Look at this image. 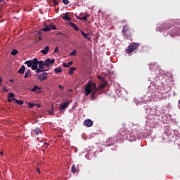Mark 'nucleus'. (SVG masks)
Returning a JSON list of instances; mask_svg holds the SVG:
<instances>
[{"label":"nucleus","mask_w":180,"mask_h":180,"mask_svg":"<svg viewBox=\"0 0 180 180\" xmlns=\"http://www.w3.org/2000/svg\"><path fill=\"white\" fill-rule=\"evenodd\" d=\"M98 89L96 87V84L92 82H88L85 87L84 94L88 96L91 93V101H94L96 98V91Z\"/></svg>","instance_id":"nucleus-1"},{"label":"nucleus","mask_w":180,"mask_h":180,"mask_svg":"<svg viewBox=\"0 0 180 180\" xmlns=\"http://www.w3.org/2000/svg\"><path fill=\"white\" fill-rule=\"evenodd\" d=\"M163 30H165L164 35L167 36L169 34L171 37H175V36H179V30H177L176 27L171 26L169 23L163 24Z\"/></svg>","instance_id":"nucleus-2"},{"label":"nucleus","mask_w":180,"mask_h":180,"mask_svg":"<svg viewBox=\"0 0 180 180\" xmlns=\"http://www.w3.org/2000/svg\"><path fill=\"white\" fill-rule=\"evenodd\" d=\"M129 134L130 131H129L127 129L122 127L119 130V132L117 134V138L118 140H123L124 137H126V139H129Z\"/></svg>","instance_id":"nucleus-3"},{"label":"nucleus","mask_w":180,"mask_h":180,"mask_svg":"<svg viewBox=\"0 0 180 180\" xmlns=\"http://www.w3.org/2000/svg\"><path fill=\"white\" fill-rule=\"evenodd\" d=\"M25 64L27 65V67L32 68L34 71H37L38 66L39 65V60L36 58H34L33 60H27L25 62Z\"/></svg>","instance_id":"nucleus-4"},{"label":"nucleus","mask_w":180,"mask_h":180,"mask_svg":"<svg viewBox=\"0 0 180 180\" xmlns=\"http://www.w3.org/2000/svg\"><path fill=\"white\" fill-rule=\"evenodd\" d=\"M39 68L36 70L37 74H40V72H44V71H49L46 62L44 60L38 61Z\"/></svg>","instance_id":"nucleus-5"},{"label":"nucleus","mask_w":180,"mask_h":180,"mask_svg":"<svg viewBox=\"0 0 180 180\" xmlns=\"http://www.w3.org/2000/svg\"><path fill=\"white\" fill-rule=\"evenodd\" d=\"M140 47V44L132 43L129 44L127 49L125 50L127 54H131L134 50H137Z\"/></svg>","instance_id":"nucleus-6"},{"label":"nucleus","mask_w":180,"mask_h":180,"mask_svg":"<svg viewBox=\"0 0 180 180\" xmlns=\"http://www.w3.org/2000/svg\"><path fill=\"white\" fill-rule=\"evenodd\" d=\"M122 33L125 39H127L128 40L131 39V33H130V28L129 27V25H126L123 27Z\"/></svg>","instance_id":"nucleus-7"},{"label":"nucleus","mask_w":180,"mask_h":180,"mask_svg":"<svg viewBox=\"0 0 180 180\" xmlns=\"http://www.w3.org/2000/svg\"><path fill=\"white\" fill-rule=\"evenodd\" d=\"M42 73H38L37 75V77L38 78V79H39L41 81V82H43V81H46V79H47L48 76H47V73H46L44 71V72H41Z\"/></svg>","instance_id":"nucleus-8"},{"label":"nucleus","mask_w":180,"mask_h":180,"mask_svg":"<svg viewBox=\"0 0 180 180\" xmlns=\"http://www.w3.org/2000/svg\"><path fill=\"white\" fill-rule=\"evenodd\" d=\"M55 61L56 60L54 59L46 58L45 60V64H46V68L49 70V67L52 65V64H54Z\"/></svg>","instance_id":"nucleus-9"},{"label":"nucleus","mask_w":180,"mask_h":180,"mask_svg":"<svg viewBox=\"0 0 180 180\" xmlns=\"http://www.w3.org/2000/svg\"><path fill=\"white\" fill-rule=\"evenodd\" d=\"M84 124L86 126V127H91V126L94 124V122L91 119H87L84 121Z\"/></svg>","instance_id":"nucleus-10"},{"label":"nucleus","mask_w":180,"mask_h":180,"mask_svg":"<svg viewBox=\"0 0 180 180\" xmlns=\"http://www.w3.org/2000/svg\"><path fill=\"white\" fill-rule=\"evenodd\" d=\"M71 103V102L68 101L67 103H64L63 104H60V110H63V109H67L68 108V105Z\"/></svg>","instance_id":"nucleus-11"},{"label":"nucleus","mask_w":180,"mask_h":180,"mask_svg":"<svg viewBox=\"0 0 180 180\" xmlns=\"http://www.w3.org/2000/svg\"><path fill=\"white\" fill-rule=\"evenodd\" d=\"M34 134L35 136H39V134H43V132L41 131V129L40 128L37 127L33 130Z\"/></svg>","instance_id":"nucleus-12"},{"label":"nucleus","mask_w":180,"mask_h":180,"mask_svg":"<svg viewBox=\"0 0 180 180\" xmlns=\"http://www.w3.org/2000/svg\"><path fill=\"white\" fill-rule=\"evenodd\" d=\"M68 25H69V26H70V27H74V29H75V30L76 32H79V27L78 26H77V25H75V23L70 22L68 23Z\"/></svg>","instance_id":"nucleus-13"},{"label":"nucleus","mask_w":180,"mask_h":180,"mask_svg":"<svg viewBox=\"0 0 180 180\" xmlns=\"http://www.w3.org/2000/svg\"><path fill=\"white\" fill-rule=\"evenodd\" d=\"M30 77H32V71L28 69L25 73L24 78H29Z\"/></svg>","instance_id":"nucleus-14"},{"label":"nucleus","mask_w":180,"mask_h":180,"mask_svg":"<svg viewBox=\"0 0 180 180\" xmlns=\"http://www.w3.org/2000/svg\"><path fill=\"white\" fill-rule=\"evenodd\" d=\"M25 70L26 67H25V65H22L20 68L18 70V74H25Z\"/></svg>","instance_id":"nucleus-15"},{"label":"nucleus","mask_w":180,"mask_h":180,"mask_svg":"<svg viewBox=\"0 0 180 180\" xmlns=\"http://www.w3.org/2000/svg\"><path fill=\"white\" fill-rule=\"evenodd\" d=\"M49 50H50V46H46L44 48V49L41 50V54L46 55L47 53V52L49 51Z\"/></svg>","instance_id":"nucleus-16"},{"label":"nucleus","mask_w":180,"mask_h":180,"mask_svg":"<svg viewBox=\"0 0 180 180\" xmlns=\"http://www.w3.org/2000/svg\"><path fill=\"white\" fill-rule=\"evenodd\" d=\"M12 101L15 102V103H17L18 105H23L24 103L23 101L17 100L16 98H12Z\"/></svg>","instance_id":"nucleus-17"},{"label":"nucleus","mask_w":180,"mask_h":180,"mask_svg":"<svg viewBox=\"0 0 180 180\" xmlns=\"http://www.w3.org/2000/svg\"><path fill=\"white\" fill-rule=\"evenodd\" d=\"M62 19H63V20H71V18L68 16V13H65Z\"/></svg>","instance_id":"nucleus-18"},{"label":"nucleus","mask_w":180,"mask_h":180,"mask_svg":"<svg viewBox=\"0 0 180 180\" xmlns=\"http://www.w3.org/2000/svg\"><path fill=\"white\" fill-rule=\"evenodd\" d=\"M51 30L50 28V25H46L45 27L41 30L42 32H50Z\"/></svg>","instance_id":"nucleus-19"},{"label":"nucleus","mask_w":180,"mask_h":180,"mask_svg":"<svg viewBox=\"0 0 180 180\" xmlns=\"http://www.w3.org/2000/svg\"><path fill=\"white\" fill-rule=\"evenodd\" d=\"M88 18H89V15H86L84 17L79 18V20H84L85 22L88 21Z\"/></svg>","instance_id":"nucleus-20"},{"label":"nucleus","mask_w":180,"mask_h":180,"mask_svg":"<svg viewBox=\"0 0 180 180\" xmlns=\"http://www.w3.org/2000/svg\"><path fill=\"white\" fill-rule=\"evenodd\" d=\"M54 71L56 74H58L60 72H63V68H56L54 69Z\"/></svg>","instance_id":"nucleus-21"},{"label":"nucleus","mask_w":180,"mask_h":180,"mask_svg":"<svg viewBox=\"0 0 180 180\" xmlns=\"http://www.w3.org/2000/svg\"><path fill=\"white\" fill-rule=\"evenodd\" d=\"M81 33L82 36L85 37L87 40H91V38L88 37V34H86L85 32H84V31H82Z\"/></svg>","instance_id":"nucleus-22"},{"label":"nucleus","mask_w":180,"mask_h":180,"mask_svg":"<svg viewBox=\"0 0 180 180\" xmlns=\"http://www.w3.org/2000/svg\"><path fill=\"white\" fill-rule=\"evenodd\" d=\"M72 61H70L68 63H63V67H65V68H68V67H70V65H72Z\"/></svg>","instance_id":"nucleus-23"},{"label":"nucleus","mask_w":180,"mask_h":180,"mask_svg":"<svg viewBox=\"0 0 180 180\" xmlns=\"http://www.w3.org/2000/svg\"><path fill=\"white\" fill-rule=\"evenodd\" d=\"M77 69L75 68H70L69 70V75H72L74 74V71H75Z\"/></svg>","instance_id":"nucleus-24"},{"label":"nucleus","mask_w":180,"mask_h":180,"mask_svg":"<svg viewBox=\"0 0 180 180\" xmlns=\"http://www.w3.org/2000/svg\"><path fill=\"white\" fill-rule=\"evenodd\" d=\"M37 89H40V88L37 85H35L34 86V88L31 89V91L32 92H37Z\"/></svg>","instance_id":"nucleus-25"},{"label":"nucleus","mask_w":180,"mask_h":180,"mask_svg":"<svg viewBox=\"0 0 180 180\" xmlns=\"http://www.w3.org/2000/svg\"><path fill=\"white\" fill-rule=\"evenodd\" d=\"M72 172H73V174L77 173V167H75V165H72Z\"/></svg>","instance_id":"nucleus-26"},{"label":"nucleus","mask_w":180,"mask_h":180,"mask_svg":"<svg viewBox=\"0 0 180 180\" xmlns=\"http://www.w3.org/2000/svg\"><path fill=\"white\" fill-rule=\"evenodd\" d=\"M16 54H18V50L16 49H13L11 53V56H16Z\"/></svg>","instance_id":"nucleus-27"},{"label":"nucleus","mask_w":180,"mask_h":180,"mask_svg":"<svg viewBox=\"0 0 180 180\" xmlns=\"http://www.w3.org/2000/svg\"><path fill=\"white\" fill-rule=\"evenodd\" d=\"M51 30H57L56 25H53V24L49 25Z\"/></svg>","instance_id":"nucleus-28"},{"label":"nucleus","mask_w":180,"mask_h":180,"mask_svg":"<svg viewBox=\"0 0 180 180\" xmlns=\"http://www.w3.org/2000/svg\"><path fill=\"white\" fill-rule=\"evenodd\" d=\"M101 84H103L105 87L108 85V82L104 79L103 81H101Z\"/></svg>","instance_id":"nucleus-29"},{"label":"nucleus","mask_w":180,"mask_h":180,"mask_svg":"<svg viewBox=\"0 0 180 180\" xmlns=\"http://www.w3.org/2000/svg\"><path fill=\"white\" fill-rule=\"evenodd\" d=\"M70 56H77V50L72 51V52L70 53Z\"/></svg>","instance_id":"nucleus-30"},{"label":"nucleus","mask_w":180,"mask_h":180,"mask_svg":"<svg viewBox=\"0 0 180 180\" xmlns=\"http://www.w3.org/2000/svg\"><path fill=\"white\" fill-rule=\"evenodd\" d=\"M103 88H105V86L103 85L102 84H101L98 85L97 89H98V91H99V89H103Z\"/></svg>","instance_id":"nucleus-31"},{"label":"nucleus","mask_w":180,"mask_h":180,"mask_svg":"<svg viewBox=\"0 0 180 180\" xmlns=\"http://www.w3.org/2000/svg\"><path fill=\"white\" fill-rule=\"evenodd\" d=\"M14 97H15V94L13 93H10L8 96V98H14Z\"/></svg>","instance_id":"nucleus-32"},{"label":"nucleus","mask_w":180,"mask_h":180,"mask_svg":"<svg viewBox=\"0 0 180 180\" xmlns=\"http://www.w3.org/2000/svg\"><path fill=\"white\" fill-rule=\"evenodd\" d=\"M63 2L64 5H68V4H70V1L68 0H63Z\"/></svg>","instance_id":"nucleus-33"},{"label":"nucleus","mask_w":180,"mask_h":180,"mask_svg":"<svg viewBox=\"0 0 180 180\" xmlns=\"http://www.w3.org/2000/svg\"><path fill=\"white\" fill-rule=\"evenodd\" d=\"M53 5L55 6H56L57 5H58V1L57 0H53Z\"/></svg>","instance_id":"nucleus-34"},{"label":"nucleus","mask_w":180,"mask_h":180,"mask_svg":"<svg viewBox=\"0 0 180 180\" xmlns=\"http://www.w3.org/2000/svg\"><path fill=\"white\" fill-rule=\"evenodd\" d=\"M98 79H100L101 81H103L105 79V77H101L100 75L98 76Z\"/></svg>","instance_id":"nucleus-35"},{"label":"nucleus","mask_w":180,"mask_h":180,"mask_svg":"<svg viewBox=\"0 0 180 180\" xmlns=\"http://www.w3.org/2000/svg\"><path fill=\"white\" fill-rule=\"evenodd\" d=\"M53 53H58V46H56L53 51Z\"/></svg>","instance_id":"nucleus-36"},{"label":"nucleus","mask_w":180,"mask_h":180,"mask_svg":"<svg viewBox=\"0 0 180 180\" xmlns=\"http://www.w3.org/2000/svg\"><path fill=\"white\" fill-rule=\"evenodd\" d=\"M27 105H30V108H33V106H34V104L32 103H27Z\"/></svg>","instance_id":"nucleus-37"},{"label":"nucleus","mask_w":180,"mask_h":180,"mask_svg":"<svg viewBox=\"0 0 180 180\" xmlns=\"http://www.w3.org/2000/svg\"><path fill=\"white\" fill-rule=\"evenodd\" d=\"M156 30H157V31H159V32H162V28H161V27H158L156 28Z\"/></svg>","instance_id":"nucleus-38"},{"label":"nucleus","mask_w":180,"mask_h":180,"mask_svg":"<svg viewBox=\"0 0 180 180\" xmlns=\"http://www.w3.org/2000/svg\"><path fill=\"white\" fill-rule=\"evenodd\" d=\"M149 65H155V62H152L149 63Z\"/></svg>","instance_id":"nucleus-39"},{"label":"nucleus","mask_w":180,"mask_h":180,"mask_svg":"<svg viewBox=\"0 0 180 180\" xmlns=\"http://www.w3.org/2000/svg\"><path fill=\"white\" fill-rule=\"evenodd\" d=\"M0 86H2V78L0 77Z\"/></svg>","instance_id":"nucleus-40"},{"label":"nucleus","mask_w":180,"mask_h":180,"mask_svg":"<svg viewBox=\"0 0 180 180\" xmlns=\"http://www.w3.org/2000/svg\"><path fill=\"white\" fill-rule=\"evenodd\" d=\"M58 88H60V89H64V87L62 86L61 85H59V86H58Z\"/></svg>","instance_id":"nucleus-41"},{"label":"nucleus","mask_w":180,"mask_h":180,"mask_svg":"<svg viewBox=\"0 0 180 180\" xmlns=\"http://www.w3.org/2000/svg\"><path fill=\"white\" fill-rule=\"evenodd\" d=\"M4 91L5 92H6V91H8V89H6V86H4Z\"/></svg>","instance_id":"nucleus-42"},{"label":"nucleus","mask_w":180,"mask_h":180,"mask_svg":"<svg viewBox=\"0 0 180 180\" xmlns=\"http://www.w3.org/2000/svg\"><path fill=\"white\" fill-rule=\"evenodd\" d=\"M8 102H12V101H13V100H12V98L11 99V98H8Z\"/></svg>","instance_id":"nucleus-43"},{"label":"nucleus","mask_w":180,"mask_h":180,"mask_svg":"<svg viewBox=\"0 0 180 180\" xmlns=\"http://www.w3.org/2000/svg\"><path fill=\"white\" fill-rule=\"evenodd\" d=\"M37 172L40 174V169L39 168L37 169Z\"/></svg>","instance_id":"nucleus-44"},{"label":"nucleus","mask_w":180,"mask_h":180,"mask_svg":"<svg viewBox=\"0 0 180 180\" xmlns=\"http://www.w3.org/2000/svg\"><path fill=\"white\" fill-rule=\"evenodd\" d=\"M10 82H13V79H11Z\"/></svg>","instance_id":"nucleus-45"},{"label":"nucleus","mask_w":180,"mask_h":180,"mask_svg":"<svg viewBox=\"0 0 180 180\" xmlns=\"http://www.w3.org/2000/svg\"><path fill=\"white\" fill-rule=\"evenodd\" d=\"M49 114L53 115V112L51 111H49Z\"/></svg>","instance_id":"nucleus-46"},{"label":"nucleus","mask_w":180,"mask_h":180,"mask_svg":"<svg viewBox=\"0 0 180 180\" xmlns=\"http://www.w3.org/2000/svg\"><path fill=\"white\" fill-rule=\"evenodd\" d=\"M35 122H36V123H38V122H39V121H37V120H36Z\"/></svg>","instance_id":"nucleus-47"},{"label":"nucleus","mask_w":180,"mask_h":180,"mask_svg":"<svg viewBox=\"0 0 180 180\" xmlns=\"http://www.w3.org/2000/svg\"><path fill=\"white\" fill-rule=\"evenodd\" d=\"M0 153H1V155H3V154H4V153H2V152H0Z\"/></svg>","instance_id":"nucleus-48"},{"label":"nucleus","mask_w":180,"mask_h":180,"mask_svg":"<svg viewBox=\"0 0 180 180\" xmlns=\"http://www.w3.org/2000/svg\"><path fill=\"white\" fill-rule=\"evenodd\" d=\"M4 0H0V4H1V2H2Z\"/></svg>","instance_id":"nucleus-49"},{"label":"nucleus","mask_w":180,"mask_h":180,"mask_svg":"<svg viewBox=\"0 0 180 180\" xmlns=\"http://www.w3.org/2000/svg\"><path fill=\"white\" fill-rule=\"evenodd\" d=\"M76 18H77V19H79V18H78V16H76Z\"/></svg>","instance_id":"nucleus-50"},{"label":"nucleus","mask_w":180,"mask_h":180,"mask_svg":"<svg viewBox=\"0 0 180 180\" xmlns=\"http://www.w3.org/2000/svg\"><path fill=\"white\" fill-rule=\"evenodd\" d=\"M38 108H40V105H38Z\"/></svg>","instance_id":"nucleus-51"}]
</instances>
